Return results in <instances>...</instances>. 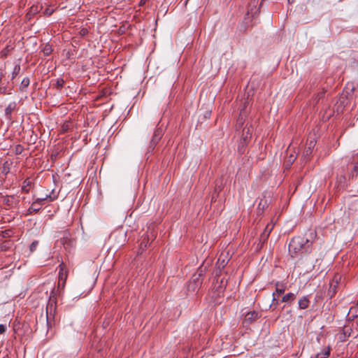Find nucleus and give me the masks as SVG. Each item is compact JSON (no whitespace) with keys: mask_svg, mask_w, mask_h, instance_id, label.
Listing matches in <instances>:
<instances>
[{"mask_svg":"<svg viewBox=\"0 0 358 358\" xmlns=\"http://www.w3.org/2000/svg\"><path fill=\"white\" fill-rule=\"evenodd\" d=\"M150 234H145L142 236V240L140 243V248L145 250L150 244V240L152 241L156 238V234L153 230L150 231Z\"/></svg>","mask_w":358,"mask_h":358,"instance_id":"nucleus-7","label":"nucleus"},{"mask_svg":"<svg viewBox=\"0 0 358 358\" xmlns=\"http://www.w3.org/2000/svg\"><path fill=\"white\" fill-rule=\"evenodd\" d=\"M62 127L64 131H67L69 128V124H64Z\"/></svg>","mask_w":358,"mask_h":358,"instance_id":"nucleus-36","label":"nucleus"},{"mask_svg":"<svg viewBox=\"0 0 358 358\" xmlns=\"http://www.w3.org/2000/svg\"><path fill=\"white\" fill-rule=\"evenodd\" d=\"M38 241H34V242L30 245V246H29V249H30V251H31V252H34V251L36 250V247H37V245H38Z\"/></svg>","mask_w":358,"mask_h":358,"instance_id":"nucleus-29","label":"nucleus"},{"mask_svg":"<svg viewBox=\"0 0 358 358\" xmlns=\"http://www.w3.org/2000/svg\"><path fill=\"white\" fill-rule=\"evenodd\" d=\"M31 12H33V13H34V12H36V11H37V7H36L35 8H34V7H31Z\"/></svg>","mask_w":358,"mask_h":358,"instance_id":"nucleus-37","label":"nucleus"},{"mask_svg":"<svg viewBox=\"0 0 358 358\" xmlns=\"http://www.w3.org/2000/svg\"><path fill=\"white\" fill-rule=\"evenodd\" d=\"M29 83H30V80H29V78H24L22 82H21V84H20V91L22 92H25L26 91V89L27 88V87L29 85Z\"/></svg>","mask_w":358,"mask_h":358,"instance_id":"nucleus-15","label":"nucleus"},{"mask_svg":"<svg viewBox=\"0 0 358 358\" xmlns=\"http://www.w3.org/2000/svg\"><path fill=\"white\" fill-rule=\"evenodd\" d=\"M295 299H296V294L292 292H289V293L285 294L282 297L281 302L292 303Z\"/></svg>","mask_w":358,"mask_h":358,"instance_id":"nucleus-10","label":"nucleus"},{"mask_svg":"<svg viewBox=\"0 0 358 358\" xmlns=\"http://www.w3.org/2000/svg\"><path fill=\"white\" fill-rule=\"evenodd\" d=\"M51 157H52V159H53V158H55H55H56V156H53V155H51Z\"/></svg>","mask_w":358,"mask_h":358,"instance_id":"nucleus-40","label":"nucleus"},{"mask_svg":"<svg viewBox=\"0 0 358 358\" xmlns=\"http://www.w3.org/2000/svg\"><path fill=\"white\" fill-rule=\"evenodd\" d=\"M287 1H288V2H289V3H292L294 1V0H287Z\"/></svg>","mask_w":358,"mask_h":358,"instance_id":"nucleus-39","label":"nucleus"},{"mask_svg":"<svg viewBox=\"0 0 358 358\" xmlns=\"http://www.w3.org/2000/svg\"><path fill=\"white\" fill-rule=\"evenodd\" d=\"M88 34V30L85 28H83L80 30V34L83 36L87 35Z\"/></svg>","mask_w":358,"mask_h":358,"instance_id":"nucleus-33","label":"nucleus"},{"mask_svg":"<svg viewBox=\"0 0 358 358\" xmlns=\"http://www.w3.org/2000/svg\"><path fill=\"white\" fill-rule=\"evenodd\" d=\"M250 129H248L247 134L249 133Z\"/></svg>","mask_w":358,"mask_h":358,"instance_id":"nucleus-43","label":"nucleus"},{"mask_svg":"<svg viewBox=\"0 0 358 358\" xmlns=\"http://www.w3.org/2000/svg\"><path fill=\"white\" fill-rule=\"evenodd\" d=\"M273 228V224L271 223H269L266 225L264 231H266V232L270 231L271 232L272 231Z\"/></svg>","mask_w":358,"mask_h":358,"instance_id":"nucleus-31","label":"nucleus"},{"mask_svg":"<svg viewBox=\"0 0 358 358\" xmlns=\"http://www.w3.org/2000/svg\"><path fill=\"white\" fill-rule=\"evenodd\" d=\"M349 313H352V319L354 320L357 317H358V306L356 305L355 306H352L350 308Z\"/></svg>","mask_w":358,"mask_h":358,"instance_id":"nucleus-19","label":"nucleus"},{"mask_svg":"<svg viewBox=\"0 0 358 358\" xmlns=\"http://www.w3.org/2000/svg\"><path fill=\"white\" fill-rule=\"evenodd\" d=\"M278 295H275V293H273L272 303L270 305V308L272 310H275L279 304V301L278 299Z\"/></svg>","mask_w":358,"mask_h":358,"instance_id":"nucleus-17","label":"nucleus"},{"mask_svg":"<svg viewBox=\"0 0 358 358\" xmlns=\"http://www.w3.org/2000/svg\"><path fill=\"white\" fill-rule=\"evenodd\" d=\"M62 265L61 264V265H60V267H61V268H60V271H59V280H64L65 281V280H66V273H64L62 272L63 268H62Z\"/></svg>","mask_w":358,"mask_h":358,"instance_id":"nucleus-27","label":"nucleus"},{"mask_svg":"<svg viewBox=\"0 0 358 358\" xmlns=\"http://www.w3.org/2000/svg\"><path fill=\"white\" fill-rule=\"evenodd\" d=\"M21 67L20 64H16L14 66L13 71L12 72V78L11 80H13L20 72Z\"/></svg>","mask_w":358,"mask_h":358,"instance_id":"nucleus-18","label":"nucleus"},{"mask_svg":"<svg viewBox=\"0 0 358 358\" xmlns=\"http://www.w3.org/2000/svg\"><path fill=\"white\" fill-rule=\"evenodd\" d=\"M330 347H327V348L324 349L321 352L317 353L315 355V358H328L329 356L330 355Z\"/></svg>","mask_w":358,"mask_h":358,"instance_id":"nucleus-13","label":"nucleus"},{"mask_svg":"<svg viewBox=\"0 0 358 358\" xmlns=\"http://www.w3.org/2000/svg\"><path fill=\"white\" fill-rule=\"evenodd\" d=\"M53 12H54L53 9H52L50 8H47L44 11V14L48 16H50L53 13Z\"/></svg>","mask_w":358,"mask_h":358,"instance_id":"nucleus-30","label":"nucleus"},{"mask_svg":"<svg viewBox=\"0 0 358 358\" xmlns=\"http://www.w3.org/2000/svg\"><path fill=\"white\" fill-rule=\"evenodd\" d=\"M64 84V80L62 78H58L57 79L56 82L53 85L57 89L61 90Z\"/></svg>","mask_w":358,"mask_h":358,"instance_id":"nucleus-21","label":"nucleus"},{"mask_svg":"<svg viewBox=\"0 0 358 358\" xmlns=\"http://www.w3.org/2000/svg\"><path fill=\"white\" fill-rule=\"evenodd\" d=\"M298 304L299 309L303 310L307 308L310 304L308 296H303V297L299 299Z\"/></svg>","mask_w":358,"mask_h":358,"instance_id":"nucleus-9","label":"nucleus"},{"mask_svg":"<svg viewBox=\"0 0 358 358\" xmlns=\"http://www.w3.org/2000/svg\"><path fill=\"white\" fill-rule=\"evenodd\" d=\"M313 144V141H310V145L308 148H306L305 151L303 152V157L304 159H308L309 157L312 154V145Z\"/></svg>","mask_w":358,"mask_h":358,"instance_id":"nucleus-16","label":"nucleus"},{"mask_svg":"<svg viewBox=\"0 0 358 358\" xmlns=\"http://www.w3.org/2000/svg\"><path fill=\"white\" fill-rule=\"evenodd\" d=\"M312 242L304 236H295L289 242L288 250L292 257H298L303 253L310 252Z\"/></svg>","mask_w":358,"mask_h":358,"instance_id":"nucleus-1","label":"nucleus"},{"mask_svg":"<svg viewBox=\"0 0 358 358\" xmlns=\"http://www.w3.org/2000/svg\"><path fill=\"white\" fill-rule=\"evenodd\" d=\"M273 228V224L271 223H269L266 225L264 231H266V232L270 231L271 232L272 231Z\"/></svg>","mask_w":358,"mask_h":358,"instance_id":"nucleus-32","label":"nucleus"},{"mask_svg":"<svg viewBox=\"0 0 358 358\" xmlns=\"http://www.w3.org/2000/svg\"><path fill=\"white\" fill-rule=\"evenodd\" d=\"M258 1L259 0H251L248 6V12L246 13V20L250 17L253 18L259 15L260 7H257L258 4Z\"/></svg>","mask_w":358,"mask_h":358,"instance_id":"nucleus-4","label":"nucleus"},{"mask_svg":"<svg viewBox=\"0 0 358 358\" xmlns=\"http://www.w3.org/2000/svg\"><path fill=\"white\" fill-rule=\"evenodd\" d=\"M268 201L266 199H262L258 204L257 207V213L261 214L263 213L264 210L268 207Z\"/></svg>","mask_w":358,"mask_h":358,"instance_id":"nucleus-11","label":"nucleus"},{"mask_svg":"<svg viewBox=\"0 0 358 358\" xmlns=\"http://www.w3.org/2000/svg\"><path fill=\"white\" fill-rule=\"evenodd\" d=\"M47 197H50V195H47L45 198H38L34 201L28 209V214L38 212L43 204V201L47 199Z\"/></svg>","mask_w":358,"mask_h":358,"instance_id":"nucleus-6","label":"nucleus"},{"mask_svg":"<svg viewBox=\"0 0 358 358\" xmlns=\"http://www.w3.org/2000/svg\"><path fill=\"white\" fill-rule=\"evenodd\" d=\"M6 327L4 324H0V334H3L6 331Z\"/></svg>","mask_w":358,"mask_h":358,"instance_id":"nucleus-35","label":"nucleus"},{"mask_svg":"<svg viewBox=\"0 0 358 358\" xmlns=\"http://www.w3.org/2000/svg\"><path fill=\"white\" fill-rule=\"evenodd\" d=\"M163 135V130L161 128H157L155 130L153 136L150 143L149 150H153L155 147L160 141Z\"/></svg>","mask_w":358,"mask_h":358,"instance_id":"nucleus-5","label":"nucleus"},{"mask_svg":"<svg viewBox=\"0 0 358 358\" xmlns=\"http://www.w3.org/2000/svg\"><path fill=\"white\" fill-rule=\"evenodd\" d=\"M338 282L336 280L330 283L329 288L327 292V295L329 298H333L338 291Z\"/></svg>","mask_w":358,"mask_h":358,"instance_id":"nucleus-8","label":"nucleus"},{"mask_svg":"<svg viewBox=\"0 0 358 358\" xmlns=\"http://www.w3.org/2000/svg\"><path fill=\"white\" fill-rule=\"evenodd\" d=\"M57 308V299L56 297L52 294L50 296L49 301L46 306V318L48 325H51L52 322L54 321L55 315Z\"/></svg>","mask_w":358,"mask_h":358,"instance_id":"nucleus-3","label":"nucleus"},{"mask_svg":"<svg viewBox=\"0 0 358 358\" xmlns=\"http://www.w3.org/2000/svg\"><path fill=\"white\" fill-rule=\"evenodd\" d=\"M14 105L10 103L9 104L7 108H6L5 110V112H6V114L8 115H10L12 111L14 110Z\"/></svg>","mask_w":358,"mask_h":358,"instance_id":"nucleus-26","label":"nucleus"},{"mask_svg":"<svg viewBox=\"0 0 358 358\" xmlns=\"http://www.w3.org/2000/svg\"><path fill=\"white\" fill-rule=\"evenodd\" d=\"M285 285L283 283L277 282L275 283V291L273 293H275V295H280L285 292Z\"/></svg>","mask_w":358,"mask_h":358,"instance_id":"nucleus-12","label":"nucleus"},{"mask_svg":"<svg viewBox=\"0 0 358 358\" xmlns=\"http://www.w3.org/2000/svg\"><path fill=\"white\" fill-rule=\"evenodd\" d=\"M52 52V48L50 45H45L43 49V52L45 55H49Z\"/></svg>","mask_w":358,"mask_h":358,"instance_id":"nucleus-24","label":"nucleus"},{"mask_svg":"<svg viewBox=\"0 0 358 358\" xmlns=\"http://www.w3.org/2000/svg\"><path fill=\"white\" fill-rule=\"evenodd\" d=\"M49 198L50 199V201H52V199H51V196H50V197H49Z\"/></svg>","mask_w":358,"mask_h":358,"instance_id":"nucleus-44","label":"nucleus"},{"mask_svg":"<svg viewBox=\"0 0 358 358\" xmlns=\"http://www.w3.org/2000/svg\"><path fill=\"white\" fill-rule=\"evenodd\" d=\"M244 110V108L240 111V113H242V110Z\"/></svg>","mask_w":358,"mask_h":358,"instance_id":"nucleus-42","label":"nucleus"},{"mask_svg":"<svg viewBox=\"0 0 358 358\" xmlns=\"http://www.w3.org/2000/svg\"><path fill=\"white\" fill-rule=\"evenodd\" d=\"M323 94H324V92H322L320 93V94H318V99H320L323 96Z\"/></svg>","mask_w":358,"mask_h":358,"instance_id":"nucleus-38","label":"nucleus"},{"mask_svg":"<svg viewBox=\"0 0 358 358\" xmlns=\"http://www.w3.org/2000/svg\"><path fill=\"white\" fill-rule=\"evenodd\" d=\"M206 266H201L198 268L189 282L187 285L188 290L194 292L201 285L203 282L202 276L206 273Z\"/></svg>","mask_w":358,"mask_h":358,"instance_id":"nucleus-2","label":"nucleus"},{"mask_svg":"<svg viewBox=\"0 0 358 358\" xmlns=\"http://www.w3.org/2000/svg\"><path fill=\"white\" fill-rule=\"evenodd\" d=\"M221 256H220V257L218 258V260H217V267L218 268H224L226 265H227V262L224 261V259H221Z\"/></svg>","mask_w":358,"mask_h":358,"instance_id":"nucleus-23","label":"nucleus"},{"mask_svg":"<svg viewBox=\"0 0 358 358\" xmlns=\"http://www.w3.org/2000/svg\"><path fill=\"white\" fill-rule=\"evenodd\" d=\"M24 150V148L22 145L18 144L17 145H15V153L16 155H20Z\"/></svg>","mask_w":358,"mask_h":358,"instance_id":"nucleus-25","label":"nucleus"},{"mask_svg":"<svg viewBox=\"0 0 358 358\" xmlns=\"http://www.w3.org/2000/svg\"><path fill=\"white\" fill-rule=\"evenodd\" d=\"M357 358H358V357H357Z\"/></svg>","mask_w":358,"mask_h":358,"instance_id":"nucleus-46","label":"nucleus"},{"mask_svg":"<svg viewBox=\"0 0 358 358\" xmlns=\"http://www.w3.org/2000/svg\"><path fill=\"white\" fill-rule=\"evenodd\" d=\"M356 305H357V306H358V299H357V304H356Z\"/></svg>","mask_w":358,"mask_h":358,"instance_id":"nucleus-45","label":"nucleus"},{"mask_svg":"<svg viewBox=\"0 0 358 358\" xmlns=\"http://www.w3.org/2000/svg\"><path fill=\"white\" fill-rule=\"evenodd\" d=\"M358 174V166H355L353 168V171H352V176Z\"/></svg>","mask_w":358,"mask_h":358,"instance_id":"nucleus-34","label":"nucleus"},{"mask_svg":"<svg viewBox=\"0 0 358 358\" xmlns=\"http://www.w3.org/2000/svg\"><path fill=\"white\" fill-rule=\"evenodd\" d=\"M269 235H270V231H268V232L263 231V233L260 236V242H262V244H264L267 241Z\"/></svg>","mask_w":358,"mask_h":358,"instance_id":"nucleus-22","label":"nucleus"},{"mask_svg":"<svg viewBox=\"0 0 358 358\" xmlns=\"http://www.w3.org/2000/svg\"><path fill=\"white\" fill-rule=\"evenodd\" d=\"M295 159H296V156L291 154L287 159V163H288L289 164H292L295 161Z\"/></svg>","mask_w":358,"mask_h":358,"instance_id":"nucleus-28","label":"nucleus"},{"mask_svg":"<svg viewBox=\"0 0 358 358\" xmlns=\"http://www.w3.org/2000/svg\"><path fill=\"white\" fill-rule=\"evenodd\" d=\"M9 203V199H8L6 201V203Z\"/></svg>","mask_w":358,"mask_h":358,"instance_id":"nucleus-41","label":"nucleus"},{"mask_svg":"<svg viewBox=\"0 0 358 358\" xmlns=\"http://www.w3.org/2000/svg\"><path fill=\"white\" fill-rule=\"evenodd\" d=\"M31 186V180L29 178L26 179L23 182V184L22 186V192H24V193H28L30 190Z\"/></svg>","mask_w":358,"mask_h":358,"instance_id":"nucleus-14","label":"nucleus"},{"mask_svg":"<svg viewBox=\"0 0 358 358\" xmlns=\"http://www.w3.org/2000/svg\"><path fill=\"white\" fill-rule=\"evenodd\" d=\"M258 316V313H256V312H250L248 313L246 316H245V318L246 320H250V321H252V320H255Z\"/></svg>","mask_w":358,"mask_h":358,"instance_id":"nucleus-20","label":"nucleus"}]
</instances>
